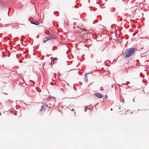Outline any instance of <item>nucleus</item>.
<instances>
[{
	"instance_id": "obj_1",
	"label": "nucleus",
	"mask_w": 149,
	"mask_h": 149,
	"mask_svg": "<svg viewBox=\"0 0 149 149\" xmlns=\"http://www.w3.org/2000/svg\"><path fill=\"white\" fill-rule=\"evenodd\" d=\"M135 50L134 48H130L126 50L123 54V56L125 58H128L133 54Z\"/></svg>"
},
{
	"instance_id": "obj_2",
	"label": "nucleus",
	"mask_w": 149,
	"mask_h": 149,
	"mask_svg": "<svg viewBox=\"0 0 149 149\" xmlns=\"http://www.w3.org/2000/svg\"><path fill=\"white\" fill-rule=\"evenodd\" d=\"M142 14L139 10H136L134 12V16L136 18H139L142 15Z\"/></svg>"
},
{
	"instance_id": "obj_3",
	"label": "nucleus",
	"mask_w": 149,
	"mask_h": 149,
	"mask_svg": "<svg viewBox=\"0 0 149 149\" xmlns=\"http://www.w3.org/2000/svg\"><path fill=\"white\" fill-rule=\"evenodd\" d=\"M48 108L49 107H48L47 104H45L41 107V108L40 109V111H45L47 109H48Z\"/></svg>"
},
{
	"instance_id": "obj_4",
	"label": "nucleus",
	"mask_w": 149,
	"mask_h": 149,
	"mask_svg": "<svg viewBox=\"0 0 149 149\" xmlns=\"http://www.w3.org/2000/svg\"><path fill=\"white\" fill-rule=\"evenodd\" d=\"M95 95L98 98H101L102 97V95L100 93H97Z\"/></svg>"
},
{
	"instance_id": "obj_5",
	"label": "nucleus",
	"mask_w": 149,
	"mask_h": 149,
	"mask_svg": "<svg viewBox=\"0 0 149 149\" xmlns=\"http://www.w3.org/2000/svg\"><path fill=\"white\" fill-rule=\"evenodd\" d=\"M47 40L44 41L43 42L44 43L45 42L49 40H51L54 38H53L51 36V35H49V36L47 37Z\"/></svg>"
},
{
	"instance_id": "obj_6",
	"label": "nucleus",
	"mask_w": 149,
	"mask_h": 149,
	"mask_svg": "<svg viewBox=\"0 0 149 149\" xmlns=\"http://www.w3.org/2000/svg\"><path fill=\"white\" fill-rule=\"evenodd\" d=\"M31 23L32 24H33L36 25H38L40 24L39 22L37 21H35L33 22H31Z\"/></svg>"
},
{
	"instance_id": "obj_7",
	"label": "nucleus",
	"mask_w": 149,
	"mask_h": 149,
	"mask_svg": "<svg viewBox=\"0 0 149 149\" xmlns=\"http://www.w3.org/2000/svg\"><path fill=\"white\" fill-rule=\"evenodd\" d=\"M4 6L3 3V4L2 3H0V6L1 7H3Z\"/></svg>"
},
{
	"instance_id": "obj_8",
	"label": "nucleus",
	"mask_w": 149,
	"mask_h": 149,
	"mask_svg": "<svg viewBox=\"0 0 149 149\" xmlns=\"http://www.w3.org/2000/svg\"><path fill=\"white\" fill-rule=\"evenodd\" d=\"M54 60H52L51 63L52 64H54Z\"/></svg>"
},
{
	"instance_id": "obj_9",
	"label": "nucleus",
	"mask_w": 149,
	"mask_h": 149,
	"mask_svg": "<svg viewBox=\"0 0 149 149\" xmlns=\"http://www.w3.org/2000/svg\"><path fill=\"white\" fill-rule=\"evenodd\" d=\"M141 3V2H138L137 3V4H138V5H139Z\"/></svg>"
},
{
	"instance_id": "obj_10",
	"label": "nucleus",
	"mask_w": 149,
	"mask_h": 149,
	"mask_svg": "<svg viewBox=\"0 0 149 149\" xmlns=\"http://www.w3.org/2000/svg\"><path fill=\"white\" fill-rule=\"evenodd\" d=\"M57 60V58H54V59H53V60Z\"/></svg>"
},
{
	"instance_id": "obj_11",
	"label": "nucleus",
	"mask_w": 149,
	"mask_h": 149,
	"mask_svg": "<svg viewBox=\"0 0 149 149\" xmlns=\"http://www.w3.org/2000/svg\"><path fill=\"white\" fill-rule=\"evenodd\" d=\"M85 81L86 82H87L88 81V80L87 79V77H86V79H85Z\"/></svg>"
},
{
	"instance_id": "obj_12",
	"label": "nucleus",
	"mask_w": 149,
	"mask_h": 149,
	"mask_svg": "<svg viewBox=\"0 0 149 149\" xmlns=\"http://www.w3.org/2000/svg\"><path fill=\"white\" fill-rule=\"evenodd\" d=\"M2 3V4H3V3L2 2V0H0V3Z\"/></svg>"
},
{
	"instance_id": "obj_13",
	"label": "nucleus",
	"mask_w": 149,
	"mask_h": 149,
	"mask_svg": "<svg viewBox=\"0 0 149 149\" xmlns=\"http://www.w3.org/2000/svg\"><path fill=\"white\" fill-rule=\"evenodd\" d=\"M105 98H107V95H105Z\"/></svg>"
},
{
	"instance_id": "obj_14",
	"label": "nucleus",
	"mask_w": 149,
	"mask_h": 149,
	"mask_svg": "<svg viewBox=\"0 0 149 149\" xmlns=\"http://www.w3.org/2000/svg\"><path fill=\"white\" fill-rule=\"evenodd\" d=\"M89 32L90 33H92V32H91V30L89 31Z\"/></svg>"
},
{
	"instance_id": "obj_15",
	"label": "nucleus",
	"mask_w": 149,
	"mask_h": 149,
	"mask_svg": "<svg viewBox=\"0 0 149 149\" xmlns=\"http://www.w3.org/2000/svg\"><path fill=\"white\" fill-rule=\"evenodd\" d=\"M86 109H90V108H87V107H86Z\"/></svg>"
},
{
	"instance_id": "obj_16",
	"label": "nucleus",
	"mask_w": 149,
	"mask_h": 149,
	"mask_svg": "<svg viewBox=\"0 0 149 149\" xmlns=\"http://www.w3.org/2000/svg\"><path fill=\"white\" fill-rule=\"evenodd\" d=\"M0 115H1V112H0Z\"/></svg>"
},
{
	"instance_id": "obj_17",
	"label": "nucleus",
	"mask_w": 149,
	"mask_h": 149,
	"mask_svg": "<svg viewBox=\"0 0 149 149\" xmlns=\"http://www.w3.org/2000/svg\"><path fill=\"white\" fill-rule=\"evenodd\" d=\"M111 110H112V109H111Z\"/></svg>"
}]
</instances>
